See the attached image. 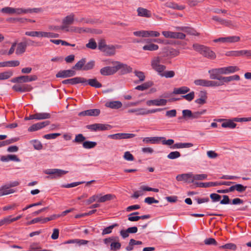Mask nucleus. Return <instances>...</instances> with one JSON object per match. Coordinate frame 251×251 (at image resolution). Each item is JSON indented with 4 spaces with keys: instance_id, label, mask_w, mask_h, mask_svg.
Segmentation results:
<instances>
[{
    "instance_id": "obj_1",
    "label": "nucleus",
    "mask_w": 251,
    "mask_h": 251,
    "mask_svg": "<svg viewBox=\"0 0 251 251\" xmlns=\"http://www.w3.org/2000/svg\"><path fill=\"white\" fill-rule=\"evenodd\" d=\"M239 70V68L235 66H230L228 67L216 68L210 70L208 71L210 74V78L214 79V77L222 76V75H227L234 73Z\"/></svg>"
},
{
    "instance_id": "obj_2",
    "label": "nucleus",
    "mask_w": 251,
    "mask_h": 251,
    "mask_svg": "<svg viewBox=\"0 0 251 251\" xmlns=\"http://www.w3.org/2000/svg\"><path fill=\"white\" fill-rule=\"evenodd\" d=\"M162 59L161 56H156L152 58L151 62V68L158 73L159 75L165 71L166 68V66L161 64Z\"/></svg>"
},
{
    "instance_id": "obj_3",
    "label": "nucleus",
    "mask_w": 251,
    "mask_h": 251,
    "mask_svg": "<svg viewBox=\"0 0 251 251\" xmlns=\"http://www.w3.org/2000/svg\"><path fill=\"white\" fill-rule=\"evenodd\" d=\"M108 63L112 64L113 65H116L117 72L120 70V72L122 75L130 73L132 71V68L130 66L120 61H109Z\"/></svg>"
},
{
    "instance_id": "obj_4",
    "label": "nucleus",
    "mask_w": 251,
    "mask_h": 251,
    "mask_svg": "<svg viewBox=\"0 0 251 251\" xmlns=\"http://www.w3.org/2000/svg\"><path fill=\"white\" fill-rule=\"evenodd\" d=\"M241 38L239 36L233 35L224 37H220L214 39L213 42L215 43H221L224 44H232L240 42Z\"/></svg>"
},
{
    "instance_id": "obj_5",
    "label": "nucleus",
    "mask_w": 251,
    "mask_h": 251,
    "mask_svg": "<svg viewBox=\"0 0 251 251\" xmlns=\"http://www.w3.org/2000/svg\"><path fill=\"white\" fill-rule=\"evenodd\" d=\"M240 79V76L239 75H235L229 76H218V77L215 76L214 77L213 79L218 80L217 81V83H220L219 86H220L223 85L224 83H228L233 80L238 81Z\"/></svg>"
},
{
    "instance_id": "obj_6",
    "label": "nucleus",
    "mask_w": 251,
    "mask_h": 251,
    "mask_svg": "<svg viewBox=\"0 0 251 251\" xmlns=\"http://www.w3.org/2000/svg\"><path fill=\"white\" fill-rule=\"evenodd\" d=\"M71 32L81 34L83 33H94L96 34H101L102 31L100 29H92L87 27H81L76 26L71 27Z\"/></svg>"
},
{
    "instance_id": "obj_7",
    "label": "nucleus",
    "mask_w": 251,
    "mask_h": 251,
    "mask_svg": "<svg viewBox=\"0 0 251 251\" xmlns=\"http://www.w3.org/2000/svg\"><path fill=\"white\" fill-rule=\"evenodd\" d=\"M18 184L19 183L18 182H14L9 185H4L1 186L0 187V197L14 193L15 191L10 188L17 186Z\"/></svg>"
},
{
    "instance_id": "obj_8",
    "label": "nucleus",
    "mask_w": 251,
    "mask_h": 251,
    "mask_svg": "<svg viewBox=\"0 0 251 251\" xmlns=\"http://www.w3.org/2000/svg\"><path fill=\"white\" fill-rule=\"evenodd\" d=\"M194 83L196 85L202 86L203 87H219V85L220 84V83H217V81L208 80L202 79L195 80Z\"/></svg>"
},
{
    "instance_id": "obj_9",
    "label": "nucleus",
    "mask_w": 251,
    "mask_h": 251,
    "mask_svg": "<svg viewBox=\"0 0 251 251\" xmlns=\"http://www.w3.org/2000/svg\"><path fill=\"white\" fill-rule=\"evenodd\" d=\"M227 56L238 57L240 56H246L248 57H251V50H242L239 51H228L226 52Z\"/></svg>"
},
{
    "instance_id": "obj_10",
    "label": "nucleus",
    "mask_w": 251,
    "mask_h": 251,
    "mask_svg": "<svg viewBox=\"0 0 251 251\" xmlns=\"http://www.w3.org/2000/svg\"><path fill=\"white\" fill-rule=\"evenodd\" d=\"M109 127L110 126L102 124H94L86 126L87 129L95 131L108 130Z\"/></svg>"
},
{
    "instance_id": "obj_11",
    "label": "nucleus",
    "mask_w": 251,
    "mask_h": 251,
    "mask_svg": "<svg viewBox=\"0 0 251 251\" xmlns=\"http://www.w3.org/2000/svg\"><path fill=\"white\" fill-rule=\"evenodd\" d=\"M68 172V171H64L60 169H53L47 170L44 171V173L47 175H54L53 177H51V178H55L57 177H60L65 175Z\"/></svg>"
},
{
    "instance_id": "obj_12",
    "label": "nucleus",
    "mask_w": 251,
    "mask_h": 251,
    "mask_svg": "<svg viewBox=\"0 0 251 251\" xmlns=\"http://www.w3.org/2000/svg\"><path fill=\"white\" fill-rule=\"evenodd\" d=\"M176 179L178 181H184L186 183H193V174L186 173L178 175L176 176Z\"/></svg>"
},
{
    "instance_id": "obj_13",
    "label": "nucleus",
    "mask_w": 251,
    "mask_h": 251,
    "mask_svg": "<svg viewBox=\"0 0 251 251\" xmlns=\"http://www.w3.org/2000/svg\"><path fill=\"white\" fill-rule=\"evenodd\" d=\"M87 81V79L82 77H75L70 79L64 80L62 83L64 84H70L75 85L78 83H85Z\"/></svg>"
},
{
    "instance_id": "obj_14",
    "label": "nucleus",
    "mask_w": 251,
    "mask_h": 251,
    "mask_svg": "<svg viewBox=\"0 0 251 251\" xmlns=\"http://www.w3.org/2000/svg\"><path fill=\"white\" fill-rule=\"evenodd\" d=\"M168 100L164 99H158L154 100H148L146 101V104L148 106H165L166 105Z\"/></svg>"
},
{
    "instance_id": "obj_15",
    "label": "nucleus",
    "mask_w": 251,
    "mask_h": 251,
    "mask_svg": "<svg viewBox=\"0 0 251 251\" xmlns=\"http://www.w3.org/2000/svg\"><path fill=\"white\" fill-rule=\"evenodd\" d=\"M117 73L116 65L113 67L106 66L100 70V73L102 75H111Z\"/></svg>"
},
{
    "instance_id": "obj_16",
    "label": "nucleus",
    "mask_w": 251,
    "mask_h": 251,
    "mask_svg": "<svg viewBox=\"0 0 251 251\" xmlns=\"http://www.w3.org/2000/svg\"><path fill=\"white\" fill-rule=\"evenodd\" d=\"M121 48L122 46L119 45H108L103 52L105 53L107 55L112 56L115 54L116 49H119Z\"/></svg>"
},
{
    "instance_id": "obj_17",
    "label": "nucleus",
    "mask_w": 251,
    "mask_h": 251,
    "mask_svg": "<svg viewBox=\"0 0 251 251\" xmlns=\"http://www.w3.org/2000/svg\"><path fill=\"white\" fill-rule=\"evenodd\" d=\"M145 42L148 43L143 47V50H149V51H155L157 50L159 47L157 45L154 44L153 43H151L152 40L151 39H145L144 40Z\"/></svg>"
},
{
    "instance_id": "obj_18",
    "label": "nucleus",
    "mask_w": 251,
    "mask_h": 251,
    "mask_svg": "<svg viewBox=\"0 0 251 251\" xmlns=\"http://www.w3.org/2000/svg\"><path fill=\"white\" fill-rule=\"evenodd\" d=\"M72 69L71 70L60 71L56 75V76L57 77L66 78L74 76L75 75V72Z\"/></svg>"
},
{
    "instance_id": "obj_19",
    "label": "nucleus",
    "mask_w": 251,
    "mask_h": 251,
    "mask_svg": "<svg viewBox=\"0 0 251 251\" xmlns=\"http://www.w3.org/2000/svg\"><path fill=\"white\" fill-rule=\"evenodd\" d=\"M137 16L138 17L150 18L151 17V12L150 10L141 7L137 9Z\"/></svg>"
},
{
    "instance_id": "obj_20",
    "label": "nucleus",
    "mask_w": 251,
    "mask_h": 251,
    "mask_svg": "<svg viewBox=\"0 0 251 251\" xmlns=\"http://www.w3.org/2000/svg\"><path fill=\"white\" fill-rule=\"evenodd\" d=\"M212 19L216 22L220 23L221 24L227 27H237V25H234L230 20H226L222 19L217 16H213Z\"/></svg>"
},
{
    "instance_id": "obj_21",
    "label": "nucleus",
    "mask_w": 251,
    "mask_h": 251,
    "mask_svg": "<svg viewBox=\"0 0 251 251\" xmlns=\"http://www.w3.org/2000/svg\"><path fill=\"white\" fill-rule=\"evenodd\" d=\"M49 121H45L38 123L32 125L30 127H29L28 130L29 131H34L46 126L49 125Z\"/></svg>"
},
{
    "instance_id": "obj_22",
    "label": "nucleus",
    "mask_w": 251,
    "mask_h": 251,
    "mask_svg": "<svg viewBox=\"0 0 251 251\" xmlns=\"http://www.w3.org/2000/svg\"><path fill=\"white\" fill-rule=\"evenodd\" d=\"M199 98L195 100L196 103L202 105L206 103L207 99V93L204 91H201L198 95Z\"/></svg>"
},
{
    "instance_id": "obj_23",
    "label": "nucleus",
    "mask_w": 251,
    "mask_h": 251,
    "mask_svg": "<svg viewBox=\"0 0 251 251\" xmlns=\"http://www.w3.org/2000/svg\"><path fill=\"white\" fill-rule=\"evenodd\" d=\"M162 108H156L151 110H146L144 108H137V114L138 115H147L149 114L154 113L157 112H159L162 110Z\"/></svg>"
},
{
    "instance_id": "obj_24",
    "label": "nucleus",
    "mask_w": 251,
    "mask_h": 251,
    "mask_svg": "<svg viewBox=\"0 0 251 251\" xmlns=\"http://www.w3.org/2000/svg\"><path fill=\"white\" fill-rule=\"evenodd\" d=\"M201 55L206 58L212 60L215 59L216 57L215 53L208 47H206Z\"/></svg>"
},
{
    "instance_id": "obj_25",
    "label": "nucleus",
    "mask_w": 251,
    "mask_h": 251,
    "mask_svg": "<svg viewBox=\"0 0 251 251\" xmlns=\"http://www.w3.org/2000/svg\"><path fill=\"white\" fill-rule=\"evenodd\" d=\"M164 139L165 138L163 137H146L143 139V142L146 144H156L158 143L161 140Z\"/></svg>"
},
{
    "instance_id": "obj_26",
    "label": "nucleus",
    "mask_w": 251,
    "mask_h": 251,
    "mask_svg": "<svg viewBox=\"0 0 251 251\" xmlns=\"http://www.w3.org/2000/svg\"><path fill=\"white\" fill-rule=\"evenodd\" d=\"M16 45V54L17 55L23 54L25 51L27 47V43L25 42H20Z\"/></svg>"
},
{
    "instance_id": "obj_27",
    "label": "nucleus",
    "mask_w": 251,
    "mask_h": 251,
    "mask_svg": "<svg viewBox=\"0 0 251 251\" xmlns=\"http://www.w3.org/2000/svg\"><path fill=\"white\" fill-rule=\"evenodd\" d=\"M0 160L2 162H7L9 161H13L15 162H20V159L15 154H8L7 155L2 156Z\"/></svg>"
},
{
    "instance_id": "obj_28",
    "label": "nucleus",
    "mask_w": 251,
    "mask_h": 251,
    "mask_svg": "<svg viewBox=\"0 0 251 251\" xmlns=\"http://www.w3.org/2000/svg\"><path fill=\"white\" fill-rule=\"evenodd\" d=\"M166 56L171 58L175 57L179 54V51L173 48H166L165 49Z\"/></svg>"
},
{
    "instance_id": "obj_29",
    "label": "nucleus",
    "mask_w": 251,
    "mask_h": 251,
    "mask_svg": "<svg viewBox=\"0 0 251 251\" xmlns=\"http://www.w3.org/2000/svg\"><path fill=\"white\" fill-rule=\"evenodd\" d=\"M165 6L167 7L178 10H183L185 8V5H179L177 3L173 2H166L165 3Z\"/></svg>"
},
{
    "instance_id": "obj_30",
    "label": "nucleus",
    "mask_w": 251,
    "mask_h": 251,
    "mask_svg": "<svg viewBox=\"0 0 251 251\" xmlns=\"http://www.w3.org/2000/svg\"><path fill=\"white\" fill-rule=\"evenodd\" d=\"M105 106L112 109H117L122 106V103L120 101H112L106 103Z\"/></svg>"
},
{
    "instance_id": "obj_31",
    "label": "nucleus",
    "mask_w": 251,
    "mask_h": 251,
    "mask_svg": "<svg viewBox=\"0 0 251 251\" xmlns=\"http://www.w3.org/2000/svg\"><path fill=\"white\" fill-rule=\"evenodd\" d=\"M75 21V15L73 13L67 15L62 20V24L70 25L74 23Z\"/></svg>"
},
{
    "instance_id": "obj_32",
    "label": "nucleus",
    "mask_w": 251,
    "mask_h": 251,
    "mask_svg": "<svg viewBox=\"0 0 251 251\" xmlns=\"http://www.w3.org/2000/svg\"><path fill=\"white\" fill-rule=\"evenodd\" d=\"M190 91V89L186 86H183L179 88H176L174 89L173 94H184Z\"/></svg>"
},
{
    "instance_id": "obj_33",
    "label": "nucleus",
    "mask_w": 251,
    "mask_h": 251,
    "mask_svg": "<svg viewBox=\"0 0 251 251\" xmlns=\"http://www.w3.org/2000/svg\"><path fill=\"white\" fill-rule=\"evenodd\" d=\"M99 195L100 197H99V199L98 200V202H104L106 201H110L115 198V196L111 194H106L102 196H101V194Z\"/></svg>"
},
{
    "instance_id": "obj_34",
    "label": "nucleus",
    "mask_w": 251,
    "mask_h": 251,
    "mask_svg": "<svg viewBox=\"0 0 251 251\" xmlns=\"http://www.w3.org/2000/svg\"><path fill=\"white\" fill-rule=\"evenodd\" d=\"M86 63V59L82 58L78 61L72 69L76 70H83V68Z\"/></svg>"
},
{
    "instance_id": "obj_35",
    "label": "nucleus",
    "mask_w": 251,
    "mask_h": 251,
    "mask_svg": "<svg viewBox=\"0 0 251 251\" xmlns=\"http://www.w3.org/2000/svg\"><path fill=\"white\" fill-rule=\"evenodd\" d=\"M87 82V84L90 85L91 86L95 88H100L102 86L101 84L99 82L96 78L87 80L85 83Z\"/></svg>"
},
{
    "instance_id": "obj_36",
    "label": "nucleus",
    "mask_w": 251,
    "mask_h": 251,
    "mask_svg": "<svg viewBox=\"0 0 251 251\" xmlns=\"http://www.w3.org/2000/svg\"><path fill=\"white\" fill-rule=\"evenodd\" d=\"M195 185L197 187H203V188H206V187H213V186H217V182H205V183H203V182H200V183L196 182V183H195Z\"/></svg>"
},
{
    "instance_id": "obj_37",
    "label": "nucleus",
    "mask_w": 251,
    "mask_h": 251,
    "mask_svg": "<svg viewBox=\"0 0 251 251\" xmlns=\"http://www.w3.org/2000/svg\"><path fill=\"white\" fill-rule=\"evenodd\" d=\"M179 29L192 35L199 36L200 35V33L199 32H197L194 29L190 27H182L179 28Z\"/></svg>"
},
{
    "instance_id": "obj_38",
    "label": "nucleus",
    "mask_w": 251,
    "mask_h": 251,
    "mask_svg": "<svg viewBox=\"0 0 251 251\" xmlns=\"http://www.w3.org/2000/svg\"><path fill=\"white\" fill-rule=\"evenodd\" d=\"M206 46L203 45H201L198 43H195L193 45V48L194 50L201 54Z\"/></svg>"
},
{
    "instance_id": "obj_39",
    "label": "nucleus",
    "mask_w": 251,
    "mask_h": 251,
    "mask_svg": "<svg viewBox=\"0 0 251 251\" xmlns=\"http://www.w3.org/2000/svg\"><path fill=\"white\" fill-rule=\"evenodd\" d=\"M152 85V83L151 82H145L142 85H138L135 87V89L140 90V91H144L148 89L149 88L151 87Z\"/></svg>"
},
{
    "instance_id": "obj_40",
    "label": "nucleus",
    "mask_w": 251,
    "mask_h": 251,
    "mask_svg": "<svg viewBox=\"0 0 251 251\" xmlns=\"http://www.w3.org/2000/svg\"><path fill=\"white\" fill-rule=\"evenodd\" d=\"M226 121L222 124L223 127H228L230 128H234L236 127V124L233 122V120H226Z\"/></svg>"
},
{
    "instance_id": "obj_41",
    "label": "nucleus",
    "mask_w": 251,
    "mask_h": 251,
    "mask_svg": "<svg viewBox=\"0 0 251 251\" xmlns=\"http://www.w3.org/2000/svg\"><path fill=\"white\" fill-rule=\"evenodd\" d=\"M159 75L161 76L165 77L166 78H172L175 76V73L174 71H164L162 73H160Z\"/></svg>"
},
{
    "instance_id": "obj_42",
    "label": "nucleus",
    "mask_w": 251,
    "mask_h": 251,
    "mask_svg": "<svg viewBox=\"0 0 251 251\" xmlns=\"http://www.w3.org/2000/svg\"><path fill=\"white\" fill-rule=\"evenodd\" d=\"M121 244L119 242V239L113 240L110 244V249L112 251H116L119 249L121 248Z\"/></svg>"
},
{
    "instance_id": "obj_43",
    "label": "nucleus",
    "mask_w": 251,
    "mask_h": 251,
    "mask_svg": "<svg viewBox=\"0 0 251 251\" xmlns=\"http://www.w3.org/2000/svg\"><path fill=\"white\" fill-rule=\"evenodd\" d=\"M97 143L93 141H85L83 143L82 146L84 149H89L96 147Z\"/></svg>"
},
{
    "instance_id": "obj_44",
    "label": "nucleus",
    "mask_w": 251,
    "mask_h": 251,
    "mask_svg": "<svg viewBox=\"0 0 251 251\" xmlns=\"http://www.w3.org/2000/svg\"><path fill=\"white\" fill-rule=\"evenodd\" d=\"M36 120H44L50 118V115L48 113H37Z\"/></svg>"
},
{
    "instance_id": "obj_45",
    "label": "nucleus",
    "mask_w": 251,
    "mask_h": 251,
    "mask_svg": "<svg viewBox=\"0 0 251 251\" xmlns=\"http://www.w3.org/2000/svg\"><path fill=\"white\" fill-rule=\"evenodd\" d=\"M1 12L9 15H14L15 8L11 7H5L0 10Z\"/></svg>"
},
{
    "instance_id": "obj_46",
    "label": "nucleus",
    "mask_w": 251,
    "mask_h": 251,
    "mask_svg": "<svg viewBox=\"0 0 251 251\" xmlns=\"http://www.w3.org/2000/svg\"><path fill=\"white\" fill-rule=\"evenodd\" d=\"M13 75L11 71H6L0 73V80H5L10 78Z\"/></svg>"
},
{
    "instance_id": "obj_47",
    "label": "nucleus",
    "mask_w": 251,
    "mask_h": 251,
    "mask_svg": "<svg viewBox=\"0 0 251 251\" xmlns=\"http://www.w3.org/2000/svg\"><path fill=\"white\" fill-rule=\"evenodd\" d=\"M87 48L95 50L97 48V45L93 38H91L89 40L88 43L86 45Z\"/></svg>"
},
{
    "instance_id": "obj_48",
    "label": "nucleus",
    "mask_w": 251,
    "mask_h": 251,
    "mask_svg": "<svg viewBox=\"0 0 251 251\" xmlns=\"http://www.w3.org/2000/svg\"><path fill=\"white\" fill-rule=\"evenodd\" d=\"M108 45L106 44L105 40L102 39H100L98 42V49L101 51H103Z\"/></svg>"
},
{
    "instance_id": "obj_49",
    "label": "nucleus",
    "mask_w": 251,
    "mask_h": 251,
    "mask_svg": "<svg viewBox=\"0 0 251 251\" xmlns=\"http://www.w3.org/2000/svg\"><path fill=\"white\" fill-rule=\"evenodd\" d=\"M28 13L27 9L23 8H15L14 15H21Z\"/></svg>"
},
{
    "instance_id": "obj_50",
    "label": "nucleus",
    "mask_w": 251,
    "mask_h": 251,
    "mask_svg": "<svg viewBox=\"0 0 251 251\" xmlns=\"http://www.w3.org/2000/svg\"><path fill=\"white\" fill-rule=\"evenodd\" d=\"M148 30H139L133 32L134 36L141 37H147Z\"/></svg>"
},
{
    "instance_id": "obj_51",
    "label": "nucleus",
    "mask_w": 251,
    "mask_h": 251,
    "mask_svg": "<svg viewBox=\"0 0 251 251\" xmlns=\"http://www.w3.org/2000/svg\"><path fill=\"white\" fill-rule=\"evenodd\" d=\"M135 75L139 78V81L142 82L145 80V76L143 72L135 70L134 72Z\"/></svg>"
},
{
    "instance_id": "obj_52",
    "label": "nucleus",
    "mask_w": 251,
    "mask_h": 251,
    "mask_svg": "<svg viewBox=\"0 0 251 251\" xmlns=\"http://www.w3.org/2000/svg\"><path fill=\"white\" fill-rule=\"evenodd\" d=\"M99 197H100V195L99 194L93 195L86 201V204L89 205L96 201L98 202Z\"/></svg>"
},
{
    "instance_id": "obj_53",
    "label": "nucleus",
    "mask_w": 251,
    "mask_h": 251,
    "mask_svg": "<svg viewBox=\"0 0 251 251\" xmlns=\"http://www.w3.org/2000/svg\"><path fill=\"white\" fill-rule=\"evenodd\" d=\"M207 177V175L206 174H197V175H193V183L195 180H201L205 179Z\"/></svg>"
},
{
    "instance_id": "obj_54",
    "label": "nucleus",
    "mask_w": 251,
    "mask_h": 251,
    "mask_svg": "<svg viewBox=\"0 0 251 251\" xmlns=\"http://www.w3.org/2000/svg\"><path fill=\"white\" fill-rule=\"evenodd\" d=\"M86 138L82 134H78L75 136L74 142L81 143L85 142Z\"/></svg>"
},
{
    "instance_id": "obj_55",
    "label": "nucleus",
    "mask_w": 251,
    "mask_h": 251,
    "mask_svg": "<svg viewBox=\"0 0 251 251\" xmlns=\"http://www.w3.org/2000/svg\"><path fill=\"white\" fill-rule=\"evenodd\" d=\"M180 153L177 151L171 152L167 156L171 159H174L180 156Z\"/></svg>"
},
{
    "instance_id": "obj_56",
    "label": "nucleus",
    "mask_w": 251,
    "mask_h": 251,
    "mask_svg": "<svg viewBox=\"0 0 251 251\" xmlns=\"http://www.w3.org/2000/svg\"><path fill=\"white\" fill-rule=\"evenodd\" d=\"M118 226V225L117 224H114L111 226H109L108 227L105 228L103 230L102 234L104 235L110 233L112 232L111 230L115 227L117 226Z\"/></svg>"
},
{
    "instance_id": "obj_57",
    "label": "nucleus",
    "mask_w": 251,
    "mask_h": 251,
    "mask_svg": "<svg viewBox=\"0 0 251 251\" xmlns=\"http://www.w3.org/2000/svg\"><path fill=\"white\" fill-rule=\"evenodd\" d=\"M95 65V62L94 61H91L85 64L83 68V71H88L89 70H91L93 68Z\"/></svg>"
},
{
    "instance_id": "obj_58",
    "label": "nucleus",
    "mask_w": 251,
    "mask_h": 251,
    "mask_svg": "<svg viewBox=\"0 0 251 251\" xmlns=\"http://www.w3.org/2000/svg\"><path fill=\"white\" fill-rule=\"evenodd\" d=\"M182 117L186 119H192V112L190 110H183L182 111Z\"/></svg>"
},
{
    "instance_id": "obj_59",
    "label": "nucleus",
    "mask_w": 251,
    "mask_h": 251,
    "mask_svg": "<svg viewBox=\"0 0 251 251\" xmlns=\"http://www.w3.org/2000/svg\"><path fill=\"white\" fill-rule=\"evenodd\" d=\"M88 116H97L100 113V110L98 109H93L88 110Z\"/></svg>"
},
{
    "instance_id": "obj_60",
    "label": "nucleus",
    "mask_w": 251,
    "mask_h": 251,
    "mask_svg": "<svg viewBox=\"0 0 251 251\" xmlns=\"http://www.w3.org/2000/svg\"><path fill=\"white\" fill-rule=\"evenodd\" d=\"M223 249H229L235 251L237 249L236 245L233 243H228L221 247Z\"/></svg>"
},
{
    "instance_id": "obj_61",
    "label": "nucleus",
    "mask_w": 251,
    "mask_h": 251,
    "mask_svg": "<svg viewBox=\"0 0 251 251\" xmlns=\"http://www.w3.org/2000/svg\"><path fill=\"white\" fill-rule=\"evenodd\" d=\"M175 32H172L170 31H162V33L163 35V36L166 38L174 39Z\"/></svg>"
},
{
    "instance_id": "obj_62",
    "label": "nucleus",
    "mask_w": 251,
    "mask_h": 251,
    "mask_svg": "<svg viewBox=\"0 0 251 251\" xmlns=\"http://www.w3.org/2000/svg\"><path fill=\"white\" fill-rule=\"evenodd\" d=\"M204 243L205 245H217V243L216 241L212 238H207L204 240Z\"/></svg>"
},
{
    "instance_id": "obj_63",
    "label": "nucleus",
    "mask_w": 251,
    "mask_h": 251,
    "mask_svg": "<svg viewBox=\"0 0 251 251\" xmlns=\"http://www.w3.org/2000/svg\"><path fill=\"white\" fill-rule=\"evenodd\" d=\"M206 112V110H203L201 111H197L194 113H192V118L193 119H198L201 117V116L202 114H204Z\"/></svg>"
},
{
    "instance_id": "obj_64",
    "label": "nucleus",
    "mask_w": 251,
    "mask_h": 251,
    "mask_svg": "<svg viewBox=\"0 0 251 251\" xmlns=\"http://www.w3.org/2000/svg\"><path fill=\"white\" fill-rule=\"evenodd\" d=\"M182 97L188 101H190L194 99L195 97V93L194 92L192 91L187 95L182 96Z\"/></svg>"
}]
</instances>
